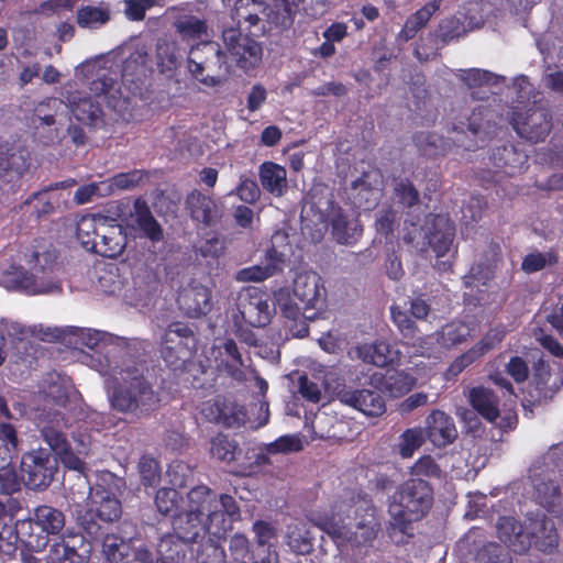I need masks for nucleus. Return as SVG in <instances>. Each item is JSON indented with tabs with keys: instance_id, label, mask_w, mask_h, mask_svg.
<instances>
[{
	"instance_id": "20e7f679",
	"label": "nucleus",
	"mask_w": 563,
	"mask_h": 563,
	"mask_svg": "<svg viewBox=\"0 0 563 563\" xmlns=\"http://www.w3.org/2000/svg\"><path fill=\"white\" fill-rule=\"evenodd\" d=\"M82 362L101 375H109L108 387L112 388L111 404L120 411H147L158 404L157 395L143 379L136 367H112L109 354H84Z\"/></svg>"
},
{
	"instance_id": "bb28decb",
	"label": "nucleus",
	"mask_w": 563,
	"mask_h": 563,
	"mask_svg": "<svg viewBox=\"0 0 563 563\" xmlns=\"http://www.w3.org/2000/svg\"><path fill=\"white\" fill-rule=\"evenodd\" d=\"M424 433L437 448L451 444L457 437L453 419L441 410H434L426 418Z\"/></svg>"
},
{
	"instance_id": "f03ea898",
	"label": "nucleus",
	"mask_w": 563,
	"mask_h": 563,
	"mask_svg": "<svg viewBox=\"0 0 563 563\" xmlns=\"http://www.w3.org/2000/svg\"><path fill=\"white\" fill-rule=\"evenodd\" d=\"M311 521L338 547L366 544L374 540L379 528L374 507L360 496L336 500L330 514H313Z\"/></svg>"
},
{
	"instance_id": "2f4dec72",
	"label": "nucleus",
	"mask_w": 563,
	"mask_h": 563,
	"mask_svg": "<svg viewBox=\"0 0 563 563\" xmlns=\"http://www.w3.org/2000/svg\"><path fill=\"white\" fill-rule=\"evenodd\" d=\"M162 344L167 352H175L177 350L196 352L200 349L192 329L181 322H175L166 329Z\"/></svg>"
},
{
	"instance_id": "0eeeda50",
	"label": "nucleus",
	"mask_w": 563,
	"mask_h": 563,
	"mask_svg": "<svg viewBox=\"0 0 563 563\" xmlns=\"http://www.w3.org/2000/svg\"><path fill=\"white\" fill-rule=\"evenodd\" d=\"M76 234L87 251L111 258L121 255L128 242L126 234L117 220L101 214L81 217Z\"/></svg>"
},
{
	"instance_id": "de8ad7c7",
	"label": "nucleus",
	"mask_w": 563,
	"mask_h": 563,
	"mask_svg": "<svg viewBox=\"0 0 563 563\" xmlns=\"http://www.w3.org/2000/svg\"><path fill=\"white\" fill-rule=\"evenodd\" d=\"M102 552L108 561L120 562L129 558L131 545L117 534H107L102 541Z\"/></svg>"
},
{
	"instance_id": "37998d69",
	"label": "nucleus",
	"mask_w": 563,
	"mask_h": 563,
	"mask_svg": "<svg viewBox=\"0 0 563 563\" xmlns=\"http://www.w3.org/2000/svg\"><path fill=\"white\" fill-rule=\"evenodd\" d=\"M146 56L140 52L132 53L122 65L121 77L123 84L142 82L146 76Z\"/></svg>"
},
{
	"instance_id": "b1692460",
	"label": "nucleus",
	"mask_w": 563,
	"mask_h": 563,
	"mask_svg": "<svg viewBox=\"0 0 563 563\" xmlns=\"http://www.w3.org/2000/svg\"><path fill=\"white\" fill-rule=\"evenodd\" d=\"M321 222H329L332 227V234L338 243L352 245L362 235V227L354 217L344 214L341 208L328 202L327 208L321 210Z\"/></svg>"
},
{
	"instance_id": "a18cd8bd",
	"label": "nucleus",
	"mask_w": 563,
	"mask_h": 563,
	"mask_svg": "<svg viewBox=\"0 0 563 563\" xmlns=\"http://www.w3.org/2000/svg\"><path fill=\"white\" fill-rule=\"evenodd\" d=\"M243 324L244 323H241L240 327H236V336L239 342L232 339L218 340L212 347L213 351H221L223 349L224 352H240V350L256 347L257 339L255 334L249 329H243Z\"/></svg>"
},
{
	"instance_id": "49530a36",
	"label": "nucleus",
	"mask_w": 563,
	"mask_h": 563,
	"mask_svg": "<svg viewBox=\"0 0 563 563\" xmlns=\"http://www.w3.org/2000/svg\"><path fill=\"white\" fill-rule=\"evenodd\" d=\"M271 249L268 250V261L277 264V268H282L287 257L291 254V244L289 236L285 231H276L271 239Z\"/></svg>"
},
{
	"instance_id": "a211bd4d",
	"label": "nucleus",
	"mask_w": 563,
	"mask_h": 563,
	"mask_svg": "<svg viewBox=\"0 0 563 563\" xmlns=\"http://www.w3.org/2000/svg\"><path fill=\"white\" fill-rule=\"evenodd\" d=\"M65 426L63 417L54 415V418L42 427V434L51 449L59 457L60 462L69 470L76 471L77 486L87 488L90 485L88 476L84 473V463L80 457L68 446L62 432Z\"/></svg>"
},
{
	"instance_id": "f8f14e48",
	"label": "nucleus",
	"mask_w": 563,
	"mask_h": 563,
	"mask_svg": "<svg viewBox=\"0 0 563 563\" xmlns=\"http://www.w3.org/2000/svg\"><path fill=\"white\" fill-rule=\"evenodd\" d=\"M187 67L197 80L208 87L222 85L229 74L224 53L218 43L211 41H201L190 47Z\"/></svg>"
},
{
	"instance_id": "6ab92c4d",
	"label": "nucleus",
	"mask_w": 563,
	"mask_h": 563,
	"mask_svg": "<svg viewBox=\"0 0 563 563\" xmlns=\"http://www.w3.org/2000/svg\"><path fill=\"white\" fill-rule=\"evenodd\" d=\"M294 295L302 305V316L312 320L324 307L327 290L319 274L300 272L294 279Z\"/></svg>"
},
{
	"instance_id": "8fccbe9b",
	"label": "nucleus",
	"mask_w": 563,
	"mask_h": 563,
	"mask_svg": "<svg viewBox=\"0 0 563 563\" xmlns=\"http://www.w3.org/2000/svg\"><path fill=\"white\" fill-rule=\"evenodd\" d=\"M278 271L277 264H273L268 261L266 264L254 265L238 271L235 274V280L240 283H260L273 276Z\"/></svg>"
},
{
	"instance_id": "774afa93",
	"label": "nucleus",
	"mask_w": 563,
	"mask_h": 563,
	"mask_svg": "<svg viewBox=\"0 0 563 563\" xmlns=\"http://www.w3.org/2000/svg\"><path fill=\"white\" fill-rule=\"evenodd\" d=\"M562 37L554 35L553 32H547L538 41V47L543 55L544 63L551 65L555 53H558Z\"/></svg>"
},
{
	"instance_id": "4be33fe9",
	"label": "nucleus",
	"mask_w": 563,
	"mask_h": 563,
	"mask_svg": "<svg viewBox=\"0 0 563 563\" xmlns=\"http://www.w3.org/2000/svg\"><path fill=\"white\" fill-rule=\"evenodd\" d=\"M554 471L543 470L541 465L533 464L530 468L528 483L532 488V497L538 504L550 511L559 512L563 509V497L559 488L553 484Z\"/></svg>"
},
{
	"instance_id": "09e8293b",
	"label": "nucleus",
	"mask_w": 563,
	"mask_h": 563,
	"mask_svg": "<svg viewBox=\"0 0 563 563\" xmlns=\"http://www.w3.org/2000/svg\"><path fill=\"white\" fill-rule=\"evenodd\" d=\"M427 437L420 427L407 429L399 439L398 450L404 459H409L424 443Z\"/></svg>"
},
{
	"instance_id": "39448f33",
	"label": "nucleus",
	"mask_w": 563,
	"mask_h": 563,
	"mask_svg": "<svg viewBox=\"0 0 563 563\" xmlns=\"http://www.w3.org/2000/svg\"><path fill=\"white\" fill-rule=\"evenodd\" d=\"M500 541L516 553H523L532 544L542 552H551L558 545L554 525L544 516L529 519L525 527L512 517H503L497 523Z\"/></svg>"
},
{
	"instance_id": "423d86ee",
	"label": "nucleus",
	"mask_w": 563,
	"mask_h": 563,
	"mask_svg": "<svg viewBox=\"0 0 563 563\" xmlns=\"http://www.w3.org/2000/svg\"><path fill=\"white\" fill-rule=\"evenodd\" d=\"M122 479L111 472L103 471L97 475L93 486L87 485L82 490L71 488L70 498L78 508H84L92 520L99 518L103 521H113L121 516V504L118 493Z\"/></svg>"
},
{
	"instance_id": "c85d7f7f",
	"label": "nucleus",
	"mask_w": 563,
	"mask_h": 563,
	"mask_svg": "<svg viewBox=\"0 0 563 563\" xmlns=\"http://www.w3.org/2000/svg\"><path fill=\"white\" fill-rule=\"evenodd\" d=\"M173 15V26L183 41H199L209 36L208 25L205 19H201L189 11L178 8H170Z\"/></svg>"
},
{
	"instance_id": "bf43d9fd",
	"label": "nucleus",
	"mask_w": 563,
	"mask_h": 563,
	"mask_svg": "<svg viewBox=\"0 0 563 563\" xmlns=\"http://www.w3.org/2000/svg\"><path fill=\"white\" fill-rule=\"evenodd\" d=\"M395 197L397 201L406 207L413 208L420 205V197L418 190L415 186L407 179H400L396 183L395 188Z\"/></svg>"
},
{
	"instance_id": "dca6fc26",
	"label": "nucleus",
	"mask_w": 563,
	"mask_h": 563,
	"mask_svg": "<svg viewBox=\"0 0 563 563\" xmlns=\"http://www.w3.org/2000/svg\"><path fill=\"white\" fill-rule=\"evenodd\" d=\"M201 413L209 421L222 423L227 427L247 424L251 429H258L268 422L269 410L266 401H261L260 413L255 420L247 417L245 409L232 400L217 398L202 405Z\"/></svg>"
},
{
	"instance_id": "f704fd0d",
	"label": "nucleus",
	"mask_w": 563,
	"mask_h": 563,
	"mask_svg": "<svg viewBox=\"0 0 563 563\" xmlns=\"http://www.w3.org/2000/svg\"><path fill=\"white\" fill-rule=\"evenodd\" d=\"M468 400L475 411L489 422L499 418L498 399L492 390L485 387H473L468 391Z\"/></svg>"
},
{
	"instance_id": "6e6552de",
	"label": "nucleus",
	"mask_w": 563,
	"mask_h": 563,
	"mask_svg": "<svg viewBox=\"0 0 563 563\" xmlns=\"http://www.w3.org/2000/svg\"><path fill=\"white\" fill-rule=\"evenodd\" d=\"M302 0H271L264 5L256 0H239L235 3L233 19L239 24L247 22L254 27L253 35L266 32V24L279 29H288L292 25L295 15L300 9Z\"/></svg>"
},
{
	"instance_id": "c9c22d12",
	"label": "nucleus",
	"mask_w": 563,
	"mask_h": 563,
	"mask_svg": "<svg viewBox=\"0 0 563 563\" xmlns=\"http://www.w3.org/2000/svg\"><path fill=\"white\" fill-rule=\"evenodd\" d=\"M442 0H432L408 16L404 27L398 33V40L407 42L413 38L423 29L431 16L440 9Z\"/></svg>"
},
{
	"instance_id": "680f3d73",
	"label": "nucleus",
	"mask_w": 563,
	"mask_h": 563,
	"mask_svg": "<svg viewBox=\"0 0 563 563\" xmlns=\"http://www.w3.org/2000/svg\"><path fill=\"white\" fill-rule=\"evenodd\" d=\"M275 300L282 313L290 320H297L302 314V306L299 307L292 299L288 288H280L275 292Z\"/></svg>"
},
{
	"instance_id": "473e14b6",
	"label": "nucleus",
	"mask_w": 563,
	"mask_h": 563,
	"mask_svg": "<svg viewBox=\"0 0 563 563\" xmlns=\"http://www.w3.org/2000/svg\"><path fill=\"white\" fill-rule=\"evenodd\" d=\"M490 159L497 170L507 176H515L527 168L528 155L515 146L505 145L494 151Z\"/></svg>"
},
{
	"instance_id": "9b49d317",
	"label": "nucleus",
	"mask_w": 563,
	"mask_h": 563,
	"mask_svg": "<svg viewBox=\"0 0 563 563\" xmlns=\"http://www.w3.org/2000/svg\"><path fill=\"white\" fill-rule=\"evenodd\" d=\"M490 91L482 89L471 93V100L465 108H462L455 115L452 126V141L466 150L475 147L471 136H476L484 131L485 125L490 121L492 111L489 104L484 103L489 99Z\"/></svg>"
},
{
	"instance_id": "cd10ccee",
	"label": "nucleus",
	"mask_w": 563,
	"mask_h": 563,
	"mask_svg": "<svg viewBox=\"0 0 563 563\" xmlns=\"http://www.w3.org/2000/svg\"><path fill=\"white\" fill-rule=\"evenodd\" d=\"M186 206L195 221L206 225L217 223L222 217V207L212 197L194 190L186 198Z\"/></svg>"
},
{
	"instance_id": "1a4fd4ad",
	"label": "nucleus",
	"mask_w": 563,
	"mask_h": 563,
	"mask_svg": "<svg viewBox=\"0 0 563 563\" xmlns=\"http://www.w3.org/2000/svg\"><path fill=\"white\" fill-rule=\"evenodd\" d=\"M29 271L14 272L16 286L29 294H48L60 290L58 280L54 276L55 253L46 245H37L25 253Z\"/></svg>"
},
{
	"instance_id": "72a5a7b5",
	"label": "nucleus",
	"mask_w": 563,
	"mask_h": 563,
	"mask_svg": "<svg viewBox=\"0 0 563 563\" xmlns=\"http://www.w3.org/2000/svg\"><path fill=\"white\" fill-rule=\"evenodd\" d=\"M155 60L159 73L170 78L181 65L183 52L175 41L158 40Z\"/></svg>"
},
{
	"instance_id": "13d9d810",
	"label": "nucleus",
	"mask_w": 563,
	"mask_h": 563,
	"mask_svg": "<svg viewBox=\"0 0 563 563\" xmlns=\"http://www.w3.org/2000/svg\"><path fill=\"white\" fill-rule=\"evenodd\" d=\"M558 262V254L554 251L545 253L534 252L528 254L521 264V268L526 273H534L547 266H551Z\"/></svg>"
},
{
	"instance_id": "7ed1b4c3",
	"label": "nucleus",
	"mask_w": 563,
	"mask_h": 563,
	"mask_svg": "<svg viewBox=\"0 0 563 563\" xmlns=\"http://www.w3.org/2000/svg\"><path fill=\"white\" fill-rule=\"evenodd\" d=\"M9 334L21 342L36 339L49 343L75 344L76 349L80 345L89 350H107L108 352L117 350L146 351L150 347L147 341L137 338H123L104 331L73 325L62 328L42 324L25 327L14 322L9 328Z\"/></svg>"
},
{
	"instance_id": "ea45409f",
	"label": "nucleus",
	"mask_w": 563,
	"mask_h": 563,
	"mask_svg": "<svg viewBox=\"0 0 563 563\" xmlns=\"http://www.w3.org/2000/svg\"><path fill=\"white\" fill-rule=\"evenodd\" d=\"M111 20V9L107 3L82 5L77 10V24L82 29H99Z\"/></svg>"
},
{
	"instance_id": "338daca9",
	"label": "nucleus",
	"mask_w": 563,
	"mask_h": 563,
	"mask_svg": "<svg viewBox=\"0 0 563 563\" xmlns=\"http://www.w3.org/2000/svg\"><path fill=\"white\" fill-rule=\"evenodd\" d=\"M20 488V477L15 470L9 463L1 462L0 464V493L12 494Z\"/></svg>"
},
{
	"instance_id": "a878e982",
	"label": "nucleus",
	"mask_w": 563,
	"mask_h": 563,
	"mask_svg": "<svg viewBox=\"0 0 563 563\" xmlns=\"http://www.w3.org/2000/svg\"><path fill=\"white\" fill-rule=\"evenodd\" d=\"M481 11V4L471 3L464 21L460 18L451 16L441 21L439 25V36L443 42H450L464 36L468 31L477 29L484 24V15L477 13Z\"/></svg>"
},
{
	"instance_id": "5701e85b",
	"label": "nucleus",
	"mask_w": 563,
	"mask_h": 563,
	"mask_svg": "<svg viewBox=\"0 0 563 563\" xmlns=\"http://www.w3.org/2000/svg\"><path fill=\"white\" fill-rule=\"evenodd\" d=\"M552 117L544 108H533L525 112H514L511 123L516 132L530 142L543 141L551 131Z\"/></svg>"
},
{
	"instance_id": "f3484780",
	"label": "nucleus",
	"mask_w": 563,
	"mask_h": 563,
	"mask_svg": "<svg viewBox=\"0 0 563 563\" xmlns=\"http://www.w3.org/2000/svg\"><path fill=\"white\" fill-rule=\"evenodd\" d=\"M107 64L108 60L102 58L86 62L78 71L87 79L96 98H102L110 107H115V102L123 95L118 81V70Z\"/></svg>"
},
{
	"instance_id": "2eb2a0df",
	"label": "nucleus",
	"mask_w": 563,
	"mask_h": 563,
	"mask_svg": "<svg viewBox=\"0 0 563 563\" xmlns=\"http://www.w3.org/2000/svg\"><path fill=\"white\" fill-rule=\"evenodd\" d=\"M274 311L268 296L257 287L250 286L238 292L234 307L231 310V318L235 327L245 323L260 328L271 322Z\"/></svg>"
},
{
	"instance_id": "f257e3e1",
	"label": "nucleus",
	"mask_w": 563,
	"mask_h": 563,
	"mask_svg": "<svg viewBox=\"0 0 563 563\" xmlns=\"http://www.w3.org/2000/svg\"><path fill=\"white\" fill-rule=\"evenodd\" d=\"M239 516L233 497L218 496L207 486H198L188 493V509L175 521V533L185 542H196L207 533L220 539L231 529Z\"/></svg>"
},
{
	"instance_id": "3c124183",
	"label": "nucleus",
	"mask_w": 563,
	"mask_h": 563,
	"mask_svg": "<svg viewBox=\"0 0 563 563\" xmlns=\"http://www.w3.org/2000/svg\"><path fill=\"white\" fill-rule=\"evenodd\" d=\"M85 559L63 540L54 542L46 555V563H84Z\"/></svg>"
},
{
	"instance_id": "7c9ffc66",
	"label": "nucleus",
	"mask_w": 563,
	"mask_h": 563,
	"mask_svg": "<svg viewBox=\"0 0 563 563\" xmlns=\"http://www.w3.org/2000/svg\"><path fill=\"white\" fill-rule=\"evenodd\" d=\"M177 301L180 309L189 317L206 314L211 309L210 290L200 284H191L184 288Z\"/></svg>"
},
{
	"instance_id": "69168bd1",
	"label": "nucleus",
	"mask_w": 563,
	"mask_h": 563,
	"mask_svg": "<svg viewBox=\"0 0 563 563\" xmlns=\"http://www.w3.org/2000/svg\"><path fill=\"white\" fill-rule=\"evenodd\" d=\"M288 544L298 554L308 553L312 547V537L302 527H296L288 534Z\"/></svg>"
},
{
	"instance_id": "412c9836",
	"label": "nucleus",
	"mask_w": 563,
	"mask_h": 563,
	"mask_svg": "<svg viewBox=\"0 0 563 563\" xmlns=\"http://www.w3.org/2000/svg\"><path fill=\"white\" fill-rule=\"evenodd\" d=\"M227 49L239 67L250 69L262 59V47L251 36L243 35L239 29L227 27L222 34Z\"/></svg>"
},
{
	"instance_id": "58836bf2",
	"label": "nucleus",
	"mask_w": 563,
	"mask_h": 563,
	"mask_svg": "<svg viewBox=\"0 0 563 563\" xmlns=\"http://www.w3.org/2000/svg\"><path fill=\"white\" fill-rule=\"evenodd\" d=\"M131 219L143 231L144 235L152 241H159L162 239V228L144 200H135Z\"/></svg>"
},
{
	"instance_id": "4c0bfd02",
	"label": "nucleus",
	"mask_w": 563,
	"mask_h": 563,
	"mask_svg": "<svg viewBox=\"0 0 563 563\" xmlns=\"http://www.w3.org/2000/svg\"><path fill=\"white\" fill-rule=\"evenodd\" d=\"M155 505L162 515L174 517L173 528L175 529V521L188 509V499L184 501L174 488H162L155 496Z\"/></svg>"
},
{
	"instance_id": "c756f323",
	"label": "nucleus",
	"mask_w": 563,
	"mask_h": 563,
	"mask_svg": "<svg viewBox=\"0 0 563 563\" xmlns=\"http://www.w3.org/2000/svg\"><path fill=\"white\" fill-rule=\"evenodd\" d=\"M341 402L351 406L366 416H379L385 411V402L382 396L373 390H351L346 389L340 393Z\"/></svg>"
},
{
	"instance_id": "5fc2aeb1",
	"label": "nucleus",
	"mask_w": 563,
	"mask_h": 563,
	"mask_svg": "<svg viewBox=\"0 0 563 563\" xmlns=\"http://www.w3.org/2000/svg\"><path fill=\"white\" fill-rule=\"evenodd\" d=\"M470 335V328L463 322H453L442 328L439 340L443 347L451 349Z\"/></svg>"
},
{
	"instance_id": "a19ab883",
	"label": "nucleus",
	"mask_w": 563,
	"mask_h": 563,
	"mask_svg": "<svg viewBox=\"0 0 563 563\" xmlns=\"http://www.w3.org/2000/svg\"><path fill=\"white\" fill-rule=\"evenodd\" d=\"M376 176V174H364L363 177L353 181V197L360 207L364 206L368 209L379 198V189L372 184V178Z\"/></svg>"
},
{
	"instance_id": "e2e57ef3",
	"label": "nucleus",
	"mask_w": 563,
	"mask_h": 563,
	"mask_svg": "<svg viewBox=\"0 0 563 563\" xmlns=\"http://www.w3.org/2000/svg\"><path fill=\"white\" fill-rule=\"evenodd\" d=\"M440 473V467L430 455L421 456L410 467V475L412 476L411 478L415 479L439 477Z\"/></svg>"
},
{
	"instance_id": "e433bc0d",
	"label": "nucleus",
	"mask_w": 563,
	"mask_h": 563,
	"mask_svg": "<svg viewBox=\"0 0 563 563\" xmlns=\"http://www.w3.org/2000/svg\"><path fill=\"white\" fill-rule=\"evenodd\" d=\"M260 180L263 188L275 197L283 196L288 187L286 169L273 162L260 166Z\"/></svg>"
},
{
	"instance_id": "c03bdc74",
	"label": "nucleus",
	"mask_w": 563,
	"mask_h": 563,
	"mask_svg": "<svg viewBox=\"0 0 563 563\" xmlns=\"http://www.w3.org/2000/svg\"><path fill=\"white\" fill-rule=\"evenodd\" d=\"M416 379L404 373L396 371H388L384 376L383 389L391 397H401L409 393L415 386Z\"/></svg>"
},
{
	"instance_id": "603ef678",
	"label": "nucleus",
	"mask_w": 563,
	"mask_h": 563,
	"mask_svg": "<svg viewBox=\"0 0 563 563\" xmlns=\"http://www.w3.org/2000/svg\"><path fill=\"white\" fill-rule=\"evenodd\" d=\"M211 455L222 462L230 463L235 460L238 445L224 434H218L211 440Z\"/></svg>"
},
{
	"instance_id": "aec40b11",
	"label": "nucleus",
	"mask_w": 563,
	"mask_h": 563,
	"mask_svg": "<svg viewBox=\"0 0 563 563\" xmlns=\"http://www.w3.org/2000/svg\"><path fill=\"white\" fill-rule=\"evenodd\" d=\"M57 468V460L47 450L40 449L23 455L21 479L30 488H43L52 482Z\"/></svg>"
},
{
	"instance_id": "6e6d98bb",
	"label": "nucleus",
	"mask_w": 563,
	"mask_h": 563,
	"mask_svg": "<svg viewBox=\"0 0 563 563\" xmlns=\"http://www.w3.org/2000/svg\"><path fill=\"white\" fill-rule=\"evenodd\" d=\"M124 15L133 22L143 21L145 13L153 7H163L164 0H123Z\"/></svg>"
},
{
	"instance_id": "052dcab7",
	"label": "nucleus",
	"mask_w": 563,
	"mask_h": 563,
	"mask_svg": "<svg viewBox=\"0 0 563 563\" xmlns=\"http://www.w3.org/2000/svg\"><path fill=\"white\" fill-rule=\"evenodd\" d=\"M229 195H236L245 203H255L261 197V189L255 180L242 175L234 190Z\"/></svg>"
},
{
	"instance_id": "9d476101",
	"label": "nucleus",
	"mask_w": 563,
	"mask_h": 563,
	"mask_svg": "<svg viewBox=\"0 0 563 563\" xmlns=\"http://www.w3.org/2000/svg\"><path fill=\"white\" fill-rule=\"evenodd\" d=\"M431 488L424 479H408L391 498L390 525L404 531L406 525L421 518L431 506Z\"/></svg>"
},
{
	"instance_id": "ddd939ff",
	"label": "nucleus",
	"mask_w": 563,
	"mask_h": 563,
	"mask_svg": "<svg viewBox=\"0 0 563 563\" xmlns=\"http://www.w3.org/2000/svg\"><path fill=\"white\" fill-rule=\"evenodd\" d=\"M410 222L405 241L413 244L417 250L423 251L430 246L438 257L444 256L451 249L454 240V225L445 216L430 214L426 218L424 225L420 227V219L416 221L405 220L407 225Z\"/></svg>"
},
{
	"instance_id": "0e129e2a",
	"label": "nucleus",
	"mask_w": 563,
	"mask_h": 563,
	"mask_svg": "<svg viewBox=\"0 0 563 563\" xmlns=\"http://www.w3.org/2000/svg\"><path fill=\"white\" fill-rule=\"evenodd\" d=\"M303 444L301 438L297 434L282 435L274 442L267 444L266 451L271 454L292 453L302 450Z\"/></svg>"
},
{
	"instance_id": "4d7b16f0",
	"label": "nucleus",
	"mask_w": 563,
	"mask_h": 563,
	"mask_svg": "<svg viewBox=\"0 0 563 563\" xmlns=\"http://www.w3.org/2000/svg\"><path fill=\"white\" fill-rule=\"evenodd\" d=\"M459 78L465 82L468 88L474 89L483 88L492 82H496L499 77L490 71L473 68L460 70Z\"/></svg>"
},
{
	"instance_id": "393cba45",
	"label": "nucleus",
	"mask_w": 563,
	"mask_h": 563,
	"mask_svg": "<svg viewBox=\"0 0 563 563\" xmlns=\"http://www.w3.org/2000/svg\"><path fill=\"white\" fill-rule=\"evenodd\" d=\"M64 90L62 95L65 103L76 120L90 126H98L102 123V110L98 100L93 101L80 91H74L71 84H67Z\"/></svg>"
},
{
	"instance_id": "4468645a",
	"label": "nucleus",
	"mask_w": 563,
	"mask_h": 563,
	"mask_svg": "<svg viewBox=\"0 0 563 563\" xmlns=\"http://www.w3.org/2000/svg\"><path fill=\"white\" fill-rule=\"evenodd\" d=\"M64 527L63 511L52 506L41 505L27 519L19 522V532L30 550L40 552L47 547L51 537L59 534Z\"/></svg>"
},
{
	"instance_id": "79ce46f5",
	"label": "nucleus",
	"mask_w": 563,
	"mask_h": 563,
	"mask_svg": "<svg viewBox=\"0 0 563 563\" xmlns=\"http://www.w3.org/2000/svg\"><path fill=\"white\" fill-rule=\"evenodd\" d=\"M391 320L398 328L402 338L407 340V346H422L420 344L421 338L418 335L419 331L415 321H412L406 311L398 306L390 307Z\"/></svg>"
},
{
	"instance_id": "864d4df0",
	"label": "nucleus",
	"mask_w": 563,
	"mask_h": 563,
	"mask_svg": "<svg viewBox=\"0 0 563 563\" xmlns=\"http://www.w3.org/2000/svg\"><path fill=\"white\" fill-rule=\"evenodd\" d=\"M4 162V169L16 177L23 176L31 167V156L25 148L11 150Z\"/></svg>"
}]
</instances>
